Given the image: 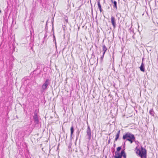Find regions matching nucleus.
<instances>
[{
	"label": "nucleus",
	"mask_w": 158,
	"mask_h": 158,
	"mask_svg": "<svg viewBox=\"0 0 158 158\" xmlns=\"http://www.w3.org/2000/svg\"><path fill=\"white\" fill-rule=\"evenodd\" d=\"M123 139L126 140V141H128L131 143H132L135 140V137L134 135L131 133L127 132L123 136Z\"/></svg>",
	"instance_id": "1"
},
{
	"label": "nucleus",
	"mask_w": 158,
	"mask_h": 158,
	"mask_svg": "<svg viewBox=\"0 0 158 158\" xmlns=\"http://www.w3.org/2000/svg\"><path fill=\"white\" fill-rule=\"evenodd\" d=\"M135 149L137 150L136 153L138 154L141 158H146L147 151L145 149L141 147V150L137 148L136 147Z\"/></svg>",
	"instance_id": "2"
},
{
	"label": "nucleus",
	"mask_w": 158,
	"mask_h": 158,
	"mask_svg": "<svg viewBox=\"0 0 158 158\" xmlns=\"http://www.w3.org/2000/svg\"><path fill=\"white\" fill-rule=\"evenodd\" d=\"M50 83V80L48 79H46V81L44 83L43 85L42 86V89L41 90V92L43 93L45 91V90L47 89L48 86Z\"/></svg>",
	"instance_id": "3"
},
{
	"label": "nucleus",
	"mask_w": 158,
	"mask_h": 158,
	"mask_svg": "<svg viewBox=\"0 0 158 158\" xmlns=\"http://www.w3.org/2000/svg\"><path fill=\"white\" fill-rule=\"evenodd\" d=\"M87 135L88 137V139L90 140L91 139V131L89 126H88L87 129L86 131Z\"/></svg>",
	"instance_id": "4"
},
{
	"label": "nucleus",
	"mask_w": 158,
	"mask_h": 158,
	"mask_svg": "<svg viewBox=\"0 0 158 158\" xmlns=\"http://www.w3.org/2000/svg\"><path fill=\"white\" fill-rule=\"evenodd\" d=\"M34 121L35 123L38 124L39 123V121L38 118L37 113L35 111L34 115L33 116Z\"/></svg>",
	"instance_id": "5"
},
{
	"label": "nucleus",
	"mask_w": 158,
	"mask_h": 158,
	"mask_svg": "<svg viewBox=\"0 0 158 158\" xmlns=\"http://www.w3.org/2000/svg\"><path fill=\"white\" fill-rule=\"evenodd\" d=\"M111 22L112 26L114 28L116 27V24L115 21V19L113 16H111Z\"/></svg>",
	"instance_id": "6"
},
{
	"label": "nucleus",
	"mask_w": 158,
	"mask_h": 158,
	"mask_svg": "<svg viewBox=\"0 0 158 158\" xmlns=\"http://www.w3.org/2000/svg\"><path fill=\"white\" fill-rule=\"evenodd\" d=\"M143 59H142L143 61L142 62L141 66L140 67V69L141 71L144 72L145 71V69L144 68V64L143 63Z\"/></svg>",
	"instance_id": "7"
},
{
	"label": "nucleus",
	"mask_w": 158,
	"mask_h": 158,
	"mask_svg": "<svg viewBox=\"0 0 158 158\" xmlns=\"http://www.w3.org/2000/svg\"><path fill=\"white\" fill-rule=\"evenodd\" d=\"M98 2V8L99 9V10L100 11V12H101L102 11V6L101 5L100 3V0H98L97 1Z\"/></svg>",
	"instance_id": "8"
},
{
	"label": "nucleus",
	"mask_w": 158,
	"mask_h": 158,
	"mask_svg": "<svg viewBox=\"0 0 158 158\" xmlns=\"http://www.w3.org/2000/svg\"><path fill=\"white\" fill-rule=\"evenodd\" d=\"M111 2L113 3L114 4L113 7L115 8L116 10L117 9V2L114 0H111Z\"/></svg>",
	"instance_id": "9"
},
{
	"label": "nucleus",
	"mask_w": 158,
	"mask_h": 158,
	"mask_svg": "<svg viewBox=\"0 0 158 158\" xmlns=\"http://www.w3.org/2000/svg\"><path fill=\"white\" fill-rule=\"evenodd\" d=\"M120 130H119L118 131V132L116 134V138H115V141H116L118 140V138L119 137V135L120 134Z\"/></svg>",
	"instance_id": "10"
},
{
	"label": "nucleus",
	"mask_w": 158,
	"mask_h": 158,
	"mask_svg": "<svg viewBox=\"0 0 158 158\" xmlns=\"http://www.w3.org/2000/svg\"><path fill=\"white\" fill-rule=\"evenodd\" d=\"M107 50V48L106 47L105 45H103V55H104L106 51Z\"/></svg>",
	"instance_id": "11"
},
{
	"label": "nucleus",
	"mask_w": 158,
	"mask_h": 158,
	"mask_svg": "<svg viewBox=\"0 0 158 158\" xmlns=\"http://www.w3.org/2000/svg\"><path fill=\"white\" fill-rule=\"evenodd\" d=\"M71 130V137H72L74 131V127L73 126L71 127L70 129Z\"/></svg>",
	"instance_id": "12"
},
{
	"label": "nucleus",
	"mask_w": 158,
	"mask_h": 158,
	"mask_svg": "<svg viewBox=\"0 0 158 158\" xmlns=\"http://www.w3.org/2000/svg\"><path fill=\"white\" fill-rule=\"evenodd\" d=\"M149 113L152 116H153L154 115V112L152 109H151L149 111Z\"/></svg>",
	"instance_id": "13"
},
{
	"label": "nucleus",
	"mask_w": 158,
	"mask_h": 158,
	"mask_svg": "<svg viewBox=\"0 0 158 158\" xmlns=\"http://www.w3.org/2000/svg\"><path fill=\"white\" fill-rule=\"evenodd\" d=\"M125 154H126V153H125L124 150H122L121 151L120 153V155L122 156H123V155H124Z\"/></svg>",
	"instance_id": "14"
},
{
	"label": "nucleus",
	"mask_w": 158,
	"mask_h": 158,
	"mask_svg": "<svg viewBox=\"0 0 158 158\" xmlns=\"http://www.w3.org/2000/svg\"><path fill=\"white\" fill-rule=\"evenodd\" d=\"M114 157V158H122V156L120 155L118 156L115 155Z\"/></svg>",
	"instance_id": "15"
},
{
	"label": "nucleus",
	"mask_w": 158,
	"mask_h": 158,
	"mask_svg": "<svg viewBox=\"0 0 158 158\" xmlns=\"http://www.w3.org/2000/svg\"><path fill=\"white\" fill-rule=\"evenodd\" d=\"M121 149V147H119L117 148V151L119 152Z\"/></svg>",
	"instance_id": "16"
},
{
	"label": "nucleus",
	"mask_w": 158,
	"mask_h": 158,
	"mask_svg": "<svg viewBox=\"0 0 158 158\" xmlns=\"http://www.w3.org/2000/svg\"><path fill=\"white\" fill-rule=\"evenodd\" d=\"M116 151L115 152V154L116 156H118V155H120V153Z\"/></svg>",
	"instance_id": "17"
},
{
	"label": "nucleus",
	"mask_w": 158,
	"mask_h": 158,
	"mask_svg": "<svg viewBox=\"0 0 158 158\" xmlns=\"http://www.w3.org/2000/svg\"><path fill=\"white\" fill-rule=\"evenodd\" d=\"M53 41H55V44H56V38H55V36L54 35H53Z\"/></svg>",
	"instance_id": "18"
},
{
	"label": "nucleus",
	"mask_w": 158,
	"mask_h": 158,
	"mask_svg": "<svg viewBox=\"0 0 158 158\" xmlns=\"http://www.w3.org/2000/svg\"><path fill=\"white\" fill-rule=\"evenodd\" d=\"M104 56V55H103H103H102V57H101V60H103V58Z\"/></svg>",
	"instance_id": "19"
},
{
	"label": "nucleus",
	"mask_w": 158,
	"mask_h": 158,
	"mask_svg": "<svg viewBox=\"0 0 158 158\" xmlns=\"http://www.w3.org/2000/svg\"><path fill=\"white\" fill-rule=\"evenodd\" d=\"M123 156L124 157V158H126V154H125L124 155H123Z\"/></svg>",
	"instance_id": "20"
},
{
	"label": "nucleus",
	"mask_w": 158,
	"mask_h": 158,
	"mask_svg": "<svg viewBox=\"0 0 158 158\" xmlns=\"http://www.w3.org/2000/svg\"><path fill=\"white\" fill-rule=\"evenodd\" d=\"M47 35V34L46 33L45 34L44 36V39H45V38H46Z\"/></svg>",
	"instance_id": "21"
},
{
	"label": "nucleus",
	"mask_w": 158,
	"mask_h": 158,
	"mask_svg": "<svg viewBox=\"0 0 158 158\" xmlns=\"http://www.w3.org/2000/svg\"><path fill=\"white\" fill-rule=\"evenodd\" d=\"M116 15H119V16H121V14H120L119 13H117V14H116Z\"/></svg>",
	"instance_id": "22"
},
{
	"label": "nucleus",
	"mask_w": 158,
	"mask_h": 158,
	"mask_svg": "<svg viewBox=\"0 0 158 158\" xmlns=\"http://www.w3.org/2000/svg\"><path fill=\"white\" fill-rule=\"evenodd\" d=\"M110 142V140H108V142Z\"/></svg>",
	"instance_id": "23"
},
{
	"label": "nucleus",
	"mask_w": 158,
	"mask_h": 158,
	"mask_svg": "<svg viewBox=\"0 0 158 158\" xmlns=\"http://www.w3.org/2000/svg\"><path fill=\"white\" fill-rule=\"evenodd\" d=\"M115 144H114V146H115Z\"/></svg>",
	"instance_id": "24"
},
{
	"label": "nucleus",
	"mask_w": 158,
	"mask_h": 158,
	"mask_svg": "<svg viewBox=\"0 0 158 158\" xmlns=\"http://www.w3.org/2000/svg\"><path fill=\"white\" fill-rule=\"evenodd\" d=\"M114 150L113 151V152H114Z\"/></svg>",
	"instance_id": "25"
},
{
	"label": "nucleus",
	"mask_w": 158,
	"mask_h": 158,
	"mask_svg": "<svg viewBox=\"0 0 158 158\" xmlns=\"http://www.w3.org/2000/svg\"><path fill=\"white\" fill-rule=\"evenodd\" d=\"M79 132H78V135H79Z\"/></svg>",
	"instance_id": "26"
},
{
	"label": "nucleus",
	"mask_w": 158,
	"mask_h": 158,
	"mask_svg": "<svg viewBox=\"0 0 158 158\" xmlns=\"http://www.w3.org/2000/svg\"><path fill=\"white\" fill-rule=\"evenodd\" d=\"M125 142H124V145H125Z\"/></svg>",
	"instance_id": "27"
}]
</instances>
